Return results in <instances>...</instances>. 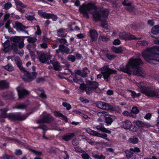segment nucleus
<instances>
[{
  "label": "nucleus",
  "instance_id": "nucleus-1",
  "mask_svg": "<svg viewBox=\"0 0 159 159\" xmlns=\"http://www.w3.org/2000/svg\"><path fill=\"white\" fill-rule=\"evenodd\" d=\"M80 1L76 0L75 2V5L76 7L80 6L79 11L81 14L83 15L84 17L87 19H89V14L90 13L92 14L95 22L100 21L103 23L106 21L108 14L107 10H100L91 12V11L93 10H96L97 9V6L94 3L90 2L87 4L84 3L80 6Z\"/></svg>",
  "mask_w": 159,
  "mask_h": 159
},
{
  "label": "nucleus",
  "instance_id": "nucleus-2",
  "mask_svg": "<svg viewBox=\"0 0 159 159\" xmlns=\"http://www.w3.org/2000/svg\"><path fill=\"white\" fill-rule=\"evenodd\" d=\"M143 63L139 58L130 59L125 68H123L122 70L124 72L129 75L133 74L134 75L144 77L145 73L141 68H138V66L143 65Z\"/></svg>",
  "mask_w": 159,
  "mask_h": 159
},
{
  "label": "nucleus",
  "instance_id": "nucleus-3",
  "mask_svg": "<svg viewBox=\"0 0 159 159\" xmlns=\"http://www.w3.org/2000/svg\"><path fill=\"white\" fill-rule=\"evenodd\" d=\"M142 56L148 62L154 63L155 61H159V47L156 46L147 48L142 52Z\"/></svg>",
  "mask_w": 159,
  "mask_h": 159
},
{
  "label": "nucleus",
  "instance_id": "nucleus-4",
  "mask_svg": "<svg viewBox=\"0 0 159 159\" xmlns=\"http://www.w3.org/2000/svg\"><path fill=\"white\" fill-rule=\"evenodd\" d=\"M143 92L148 97L152 98H159V89H153L147 88L146 90Z\"/></svg>",
  "mask_w": 159,
  "mask_h": 159
},
{
  "label": "nucleus",
  "instance_id": "nucleus-5",
  "mask_svg": "<svg viewBox=\"0 0 159 159\" xmlns=\"http://www.w3.org/2000/svg\"><path fill=\"white\" fill-rule=\"evenodd\" d=\"M28 116L22 115L20 112L11 113L9 116L10 120L13 121H22L25 120L27 117Z\"/></svg>",
  "mask_w": 159,
  "mask_h": 159
},
{
  "label": "nucleus",
  "instance_id": "nucleus-6",
  "mask_svg": "<svg viewBox=\"0 0 159 159\" xmlns=\"http://www.w3.org/2000/svg\"><path fill=\"white\" fill-rule=\"evenodd\" d=\"M24 75L23 79L25 82H30L36 78L37 73L36 72H29L26 70Z\"/></svg>",
  "mask_w": 159,
  "mask_h": 159
},
{
  "label": "nucleus",
  "instance_id": "nucleus-7",
  "mask_svg": "<svg viewBox=\"0 0 159 159\" xmlns=\"http://www.w3.org/2000/svg\"><path fill=\"white\" fill-rule=\"evenodd\" d=\"M100 70L101 71V73L103 75L104 80L108 82V78H109V67L108 65H105L103 67L100 68Z\"/></svg>",
  "mask_w": 159,
  "mask_h": 159
},
{
  "label": "nucleus",
  "instance_id": "nucleus-8",
  "mask_svg": "<svg viewBox=\"0 0 159 159\" xmlns=\"http://www.w3.org/2000/svg\"><path fill=\"white\" fill-rule=\"evenodd\" d=\"M56 51L57 53L58 54L61 52L63 55H67L71 53V52H70V49L63 44H60L59 48L56 50Z\"/></svg>",
  "mask_w": 159,
  "mask_h": 159
},
{
  "label": "nucleus",
  "instance_id": "nucleus-9",
  "mask_svg": "<svg viewBox=\"0 0 159 159\" xmlns=\"http://www.w3.org/2000/svg\"><path fill=\"white\" fill-rule=\"evenodd\" d=\"M86 132L89 134L93 136L99 137L107 139L106 138V137L107 136V135L104 133L101 134L89 128L87 129Z\"/></svg>",
  "mask_w": 159,
  "mask_h": 159
},
{
  "label": "nucleus",
  "instance_id": "nucleus-10",
  "mask_svg": "<svg viewBox=\"0 0 159 159\" xmlns=\"http://www.w3.org/2000/svg\"><path fill=\"white\" fill-rule=\"evenodd\" d=\"M16 6V9L20 13H23L25 11V10L23 8L26 7L27 6L25 5L19 0H14Z\"/></svg>",
  "mask_w": 159,
  "mask_h": 159
},
{
  "label": "nucleus",
  "instance_id": "nucleus-11",
  "mask_svg": "<svg viewBox=\"0 0 159 159\" xmlns=\"http://www.w3.org/2000/svg\"><path fill=\"white\" fill-rule=\"evenodd\" d=\"M54 120L53 117L51 116L49 114L44 116L40 120H38L39 123H50Z\"/></svg>",
  "mask_w": 159,
  "mask_h": 159
},
{
  "label": "nucleus",
  "instance_id": "nucleus-12",
  "mask_svg": "<svg viewBox=\"0 0 159 159\" xmlns=\"http://www.w3.org/2000/svg\"><path fill=\"white\" fill-rule=\"evenodd\" d=\"M119 36L120 39L125 40L140 39V38L137 39L134 35H131L129 33H126L125 32L120 33L119 34Z\"/></svg>",
  "mask_w": 159,
  "mask_h": 159
},
{
  "label": "nucleus",
  "instance_id": "nucleus-13",
  "mask_svg": "<svg viewBox=\"0 0 159 159\" xmlns=\"http://www.w3.org/2000/svg\"><path fill=\"white\" fill-rule=\"evenodd\" d=\"M39 59L41 63H44L50 59V57L47 54L43 52L39 56Z\"/></svg>",
  "mask_w": 159,
  "mask_h": 159
},
{
  "label": "nucleus",
  "instance_id": "nucleus-14",
  "mask_svg": "<svg viewBox=\"0 0 159 159\" xmlns=\"http://www.w3.org/2000/svg\"><path fill=\"white\" fill-rule=\"evenodd\" d=\"M14 94L11 91H6L4 92L2 95V97L5 100H13L14 99Z\"/></svg>",
  "mask_w": 159,
  "mask_h": 159
},
{
  "label": "nucleus",
  "instance_id": "nucleus-15",
  "mask_svg": "<svg viewBox=\"0 0 159 159\" xmlns=\"http://www.w3.org/2000/svg\"><path fill=\"white\" fill-rule=\"evenodd\" d=\"M35 129H42L43 132V136L42 138L43 139L46 140H48L49 139L48 137H47L45 136V134L46 133V131L47 130V126L45 125L44 124L40 125L39 126L35 127L34 128Z\"/></svg>",
  "mask_w": 159,
  "mask_h": 159
},
{
  "label": "nucleus",
  "instance_id": "nucleus-16",
  "mask_svg": "<svg viewBox=\"0 0 159 159\" xmlns=\"http://www.w3.org/2000/svg\"><path fill=\"white\" fill-rule=\"evenodd\" d=\"M74 132L64 134L62 137V139L66 142H68L71 140L75 136Z\"/></svg>",
  "mask_w": 159,
  "mask_h": 159
},
{
  "label": "nucleus",
  "instance_id": "nucleus-17",
  "mask_svg": "<svg viewBox=\"0 0 159 159\" xmlns=\"http://www.w3.org/2000/svg\"><path fill=\"white\" fill-rule=\"evenodd\" d=\"M96 106L98 108L105 110L107 108L109 109V104L105 102L102 101H98L96 102Z\"/></svg>",
  "mask_w": 159,
  "mask_h": 159
},
{
  "label": "nucleus",
  "instance_id": "nucleus-18",
  "mask_svg": "<svg viewBox=\"0 0 159 159\" xmlns=\"http://www.w3.org/2000/svg\"><path fill=\"white\" fill-rule=\"evenodd\" d=\"M17 90L19 98L20 99L23 98L25 96L29 94V92L25 89H17Z\"/></svg>",
  "mask_w": 159,
  "mask_h": 159
},
{
  "label": "nucleus",
  "instance_id": "nucleus-19",
  "mask_svg": "<svg viewBox=\"0 0 159 159\" xmlns=\"http://www.w3.org/2000/svg\"><path fill=\"white\" fill-rule=\"evenodd\" d=\"M8 110V108L6 107L3 109H0V111L1 112L0 116L3 118H8L10 120V117L9 116L11 115V113H7V112Z\"/></svg>",
  "mask_w": 159,
  "mask_h": 159
},
{
  "label": "nucleus",
  "instance_id": "nucleus-20",
  "mask_svg": "<svg viewBox=\"0 0 159 159\" xmlns=\"http://www.w3.org/2000/svg\"><path fill=\"white\" fill-rule=\"evenodd\" d=\"M134 123L139 127L147 128L151 126L149 123H143L140 120H136L134 121Z\"/></svg>",
  "mask_w": 159,
  "mask_h": 159
},
{
  "label": "nucleus",
  "instance_id": "nucleus-21",
  "mask_svg": "<svg viewBox=\"0 0 159 159\" xmlns=\"http://www.w3.org/2000/svg\"><path fill=\"white\" fill-rule=\"evenodd\" d=\"M111 49L113 52L117 54L121 53L126 50V49L125 48L121 47H116L113 46L111 47Z\"/></svg>",
  "mask_w": 159,
  "mask_h": 159
},
{
  "label": "nucleus",
  "instance_id": "nucleus-22",
  "mask_svg": "<svg viewBox=\"0 0 159 159\" xmlns=\"http://www.w3.org/2000/svg\"><path fill=\"white\" fill-rule=\"evenodd\" d=\"M90 37L92 41H94L97 40L98 34L96 30H91L89 31Z\"/></svg>",
  "mask_w": 159,
  "mask_h": 159
},
{
  "label": "nucleus",
  "instance_id": "nucleus-23",
  "mask_svg": "<svg viewBox=\"0 0 159 159\" xmlns=\"http://www.w3.org/2000/svg\"><path fill=\"white\" fill-rule=\"evenodd\" d=\"M85 82L87 85L92 87L93 89H96L99 86L98 83L95 81H91L88 80Z\"/></svg>",
  "mask_w": 159,
  "mask_h": 159
},
{
  "label": "nucleus",
  "instance_id": "nucleus-24",
  "mask_svg": "<svg viewBox=\"0 0 159 159\" xmlns=\"http://www.w3.org/2000/svg\"><path fill=\"white\" fill-rule=\"evenodd\" d=\"M3 51L5 53H8L11 51L10 44V41L7 40L3 43Z\"/></svg>",
  "mask_w": 159,
  "mask_h": 159
},
{
  "label": "nucleus",
  "instance_id": "nucleus-25",
  "mask_svg": "<svg viewBox=\"0 0 159 159\" xmlns=\"http://www.w3.org/2000/svg\"><path fill=\"white\" fill-rule=\"evenodd\" d=\"M35 14L33 12H28L25 15V17L29 21H32L35 19Z\"/></svg>",
  "mask_w": 159,
  "mask_h": 159
},
{
  "label": "nucleus",
  "instance_id": "nucleus-26",
  "mask_svg": "<svg viewBox=\"0 0 159 159\" xmlns=\"http://www.w3.org/2000/svg\"><path fill=\"white\" fill-rule=\"evenodd\" d=\"M16 29L18 31H24V29H27L25 26L22 23L19 21H16L15 23Z\"/></svg>",
  "mask_w": 159,
  "mask_h": 159
},
{
  "label": "nucleus",
  "instance_id": "nucleus-27",
  "mask_svg": "<svg viewBox=\"0 0 159 159\" xmlns=\"http://www.w3.org/2000/svg\"><path fill=\"white\" fill-rule=\"evenodd\" d=\"M121 125L123 127L126 129H129L132 125L131 122L128 120H126L123 122Z\"/></svg>",
  "mask_w": 159,
  "mask_h": 159
},
{
  "label": "nucleus",
  "instance_id": "nucleus-28",
  "mask_svg": "<svg viewBox=\"0 0 159 159\" xmlns=\"http://www.w3.org/2000/svg\"><path fill=\"white\" fill-rule=\"evenodd\" d=\"M96 128L99 131H101L102 132L109 133V130L105 128L103 124L101 123L99 125L96 126Z\"/></svg>",
  "mask_w": 159,
  "mask_h": 159
},
{
  "label": "nucleus",
  "instance_id": "nucleus-29",
  "mask_svg": "<svg viewBox=\"0 0 159 159\" xmlns=\"http://www.w3.org/2000/svg\"><path fill=\"white\" fill-rule=\"evenodd\" d=\"M38 14L42 17L46 19H50L51 13H48L46 12H43L41 10L38 11Z\"/></svg>",
  "mask_w": 159,
  "mask_h": 159
},
{
  "label": "nucleus",
  "instance_id": "nucleus-30",
  "mask_svg": "<svg viewBox=\"0 0 159 159\" xmlns=\"http://www.w3.org/2000/svg\"><path fill=\"white\" fill-rule=\"evenodd\" d=\"M138 87L141 90L142 92L144 93V91L146 90V83L143 82H141L139 83H136Z\"/></svg>",
  "mask_w": 159,
  "mask_h": 159
},
{
  "label": "nucleus",
  "instance_id": "nucleus-31",
  "mask_svg": "<svg viewBox=\"0 0 159 159\" xmlns=\"http://www.w3.org/2000/svg\"><path fill=\"white\" fill-rule=\"evenodd\" d=\"M15 61L16 64L20 70L23 72H26L25 69L22 66V62L21 60L19 59L15 60Z\"/></svg>",
  "mask_w": 159,
  "mask_h": 159
},
{
  "label": "nucleus",
  "instance_id": "nucleus-32",
  "mask_svg": "<svg viewBox=\"0 0 159 159\" xmlns=\"http://www.w3.org/2000/svg\"><path fill=\"white\" fill-rule=\"evenodd\" d=\"M50 62L53 65L54 69L56 71L60 70V64L58 61H57L54 62L52 60H50Z\"/></svg>",
  "mask_w": 159,
  "mask_h": 159
},
{
  "label": "nucleus",
  "instance_id": "nucleus-33",
  "mask_svg": "<svg viewBox=\"0 0 159 159\" xmlns=\"http://www.w3.org/2000/svg\"><path fill=\"white\" fill-rule=\"evenodd\" d=\"M125 153L126 156L128 159H135L136 157L135 155L130 151H126Z\"/></svg>",
  "mask_w": 159,
  "mask_h": 159
},
{
  "label": "nucleus",
  "instance_id": "nucleus-34",
  "mask_svg": "<svg viewBox=\"0 0 159 159\" xmlns=\"http://www.w3.org/2000/svg\"><path fill=\"white\" fill-rule=\"evenodd\" d=\"M9 87V84L5 80L0 81V89H7Z\"/></svg>",
  "mask_w": 159,
  "mask_h": 159
},
{
  "label": "nucleus",
  "instance_id": "nucleus-35",
  "mask_svg": "<svg viewBox=\"0 0 159 159\" xmlns=\"http://www.w3.org/2000/svg\"><path fill=\"white\" fill-rule=\"evenodd\" d=\"M86 70H89V69L87 67H84L83 68L82 70H81V76L82 77L85 78L88 76V73Z\"/></svg>",
  "mask_w": 159,
  "mask_h": 159
},
{
  "label": "nucleus",
  "instance_id": "nucleus-36",
  "mask_svg": "<svg viewBox=\"0 0 159 159\" xmlns=\"http://www.w3.org/2000/svg\"><path fill=\"white\" fill-rule=\"evenodd\" d=\"M128 141L129 142L132 143L134 144H137L139 142L138 139L137 138L135 137H133L132 138H130L129 139Z\"/></svg>",
  "mask_w": 159,
  "mask_h": 159
},
{
  "label": "nucleus",
  "instance_id": "nucleus-37",
  "mask_svg": "<svg viewBox=\"0 0 159 159\" xmlns=\"http://www.w3.org/2000/svg\"><path fill=\"white\" fill-rule=\"evenodd\" d=\"M148 44V42L146 40L139 41L137 43V45L144 46H147Z\"/></svg>",
  "mask_w": 159,
  "mask_h": 159
},
{
  "label": "nucleus",
  "instance_id": "nucleus-38",
  "mask_svg": "<svg viewBox=\"0 0 159 159\" xmlns=\"http://www.w3.org/2000/svg\"><path fill=\"white\" fill-rule=\"evenodd\" d=\"M92 157L95 159H105V157L102 154L99 155L98 154L93 153L92 154Z\"/></svg>",
  "mask_w": 159,
  "mask_h": 159
},
{
  "label": "nucleus",
  "instance_id": "nucleus-39",
  "mask_svg": "<svg viewBox=\"0 0 159 159\" xmlns=\"http://www.w3.org/2000/svg\"><path fill=\"white\" fill-rule=\"evenodd\" d=\"M20 37L16 36L11 37L10 40L13 42L16 43H18L20 41Z\"/></svg>",
  "mask_w": 159,
  "mask_h": 159
},
{
  "label": "nucleus",
  "instance_id": "nucleus-40",
  "mask_svg": "<svg viewBox=\"0 0 159 159\" xmlns=\"http://www.w3.org/2000/svg\"><path fill=\"white\" fill-rule=\"evenodd\" d=\"M152 32L154 34H156L159 33V26L156 25L152 29Z\"/></svg>",
  "mask_w": 159,
  "mask_h": 159
},
{
  "label": "nucleus",
  "instance_id": "nucleus-41",
  "mask_svg": "<svg viewBox=\"0 0 159 159\" xmlns=\"http://www.w3.org/2000/svg\"><path fill=\"white\" fill-rule=\"evenodd\" d=\"M10 48L11 50H13L14 52H17L18 46L16 43H13L11 45L10 44Z\"/></svg>",
  "mask_w": 159,
  "mask_h": 159
},
{
  "label": "nucleus",
  "instance_id": "nucleus-42",
  "mask_svg": "<svg viewBox=\"0 0 159 159\" xmlns=\"http://www.w3.org/2000/svg\"><path fill=\"white\" fill-rule=\"evenodd\" d=\"M28 149L30 151L33 152L37 156H41L42 155V152H41L37 151L31 148H29Z\"/></svg>",
  "mask_w": 159,
  "mask_h": 159
},
{
  "label": "nucleus",
  "instance_id": "nucleus-43",
  "mask_svg": "<svg viewBox=\"0 0 159 159\" xmlns=\"http://www.w3.org/2000/svg\"><path fill=\"white\" fill-rule=\"evenodd\" d=\"M4 68L9 71H12L13 70V68L11 64H8L4 67Z\"/></svg>",
  "mask_w": 159,
  "mask_h": 159
},
{
  "label": "nucleus",
  "instance_id": "nucleus-44",
  "mask_svg": "<svg viewBox=\"0 0 159 159\" xmlns=\"http://www.w3.org/2000/svg\"><path fill=\"white\" fill-rule=\"evenodd\" d=\"M57 39V40L59 41L60 43L63 44H62L64 45V44H66L67 46H68L69 45V44H66V43H67V42L66 40L65 39L58 38Z\"/></svg>",
  "mask_w": 159,
  "mask_h": 159
},
{
  "label": "nucleus",
  "instance_id": "nucleus-45",
  "mask_svg": "<svg viewBox=\"0 0 159 159\" xmlns=\"http://www.w3.org/2000/svg\"><path fill=\"white\" fill-rule=\"evenodd\" d=\"M82 153L81 156L83 159H92L90 158V156L85 151Z\"/></svg>",
  "mask_w": 159,
  "mask_h": 159
},
{
  "label": "nucleus",
  "instance_id": "nucleus-46",
  "mask_svg": "<svg viewBox=\"0 0 159 159\" xmlns=\"http://www.w3.org/2000/svg\"><path fill=\"white\" fill-rule=\"evenodd\" d=\"M28 42L30 43H34L36 42L37 41V39L35 37H29V38L27 39Z\"/></svg>",
  "mask_w": 159,
  "mask_h": 159
},
{
  "label": "nucleus",
  "instance_id": "nucleus-47",
  "mask_svg": "<svg viewBox=\"0 0 159 159\" xmlns=\"http://www.w3.org/2000/svg\"><path fill=\"white\" fill-rule=\"evenodd\" d=\"M94 90L92 87L90 86H87V88L86 89L85 91L87 94L89 95L91 93H92L93 90Z\"/></svg>",
  "mask_w": 159,
  "mask_h": 159
},
{
  "label": "nucleus",
  "instance_id": "nucleus-48",
  "mask_svg": "<svg viewBox=\"0 0 159 159\" xmlns=\"http://www.w3.org/2000/svg\"><path fill=\"white\" fill-rule=\"evenodd\" d=\"M79 88L81 90L85 91L87 88V86L84 83V82L83 81V83L80 84Z\"/></svg>",
  "mask_w": 159,
  "mask_h": 159
},
{
  "label": "nucleus",
  "instance_id": "nucleus-49",
  "mask_svg": "<svg viewBox=\"0 0 159 159\" xmlns=\"http://www.w3.org/2000/svg\"><path fill=\"white\" fill-rule=\"evenodd\" d=\"M27 107V105L26 104H20L16 105V108L18 109H24Z\"/></svg>",
  "mask_w": 159,
  "mask_h": 159
},
{
  "label": "nucleus",
  "instance_id": "nucleus-50",
  "mask_svg": "<svg viewBox=\"0 0 159 159\" xmlns=\"http://www.w3.org/2000/svg\"><path fill=\"white\" fill-rule=\"evenodd\" d=\"M67 59L69 61H70L72 62H74L75 60V57L73 55H70L67 57Z\"/></svg>",
  "mask_w": 159,
  "mask_h": 159
},
{
  "label": "nucleus",
  "instance_id": "nucleus-51",
  "mask_svg": "<svg viewBox=\"0 0 159 159\" xmlns=\"http://www.w3.org/2000/svg\"><path fill=\"white\" fill-rule=\"evenodd\" d=\"M62 105L64 107H66L67 110H70L71 108V107L70 105L66 102H63Z\"/></svg>",
  "mask_w": 159,
  "mask_h": 159
},
{
  "label": "nucleus",
  "instance_id": "nucleus-52",
  "mask_svg": "<svg viewBox=\"0 0 159 159\" xmlns=\"http://www.w3.org/2000/svg\"><path fill=\"white\" fill-rule=\"evenodd\" d=\"M12 5L11 3L9 2L6 3L4 6V8L6 10H8L12 7Z\"/></svg>",
  "mask_w": 159,
  "mask_h": 159
},
{
  "label": "nucleus",
  "instance_id": "nucleus-53",
  "mask_svg": "<svg viewBox=\"0 0 159 159\" xmlns=\"http://www.w3.org/2000/svg\"><path fill=\"white\" fill-rule=\"evenodd\" d=\"M58 18V17L56 15L53 13L50 14V19H52L53 21H56L57 19Z\"/></svg>",
  "mask_w": 159,
  "mask_h": 159
},
{
  "label": "nucleus",
  "instance_id": "nucleus-54",
  "mask_svg": "<svg viewBox=\"0 0 159 159\" xmlns=\"http://www.w3.org/2000/svg\"><path fill=\"white\" fill-rule=\"evenodd\" d=\"M5 139H6L7 140H11L13 141L14 142H19L20 141L16 139L12 138L9 137H5Z\"/></svg>",
  "mask_w": 159,
  "mask_h": 159
},
{
  "label": "nucleus",
  "instance_id": "nucleus-55",
  "mask_svg": "<svg viewBox=\"0 0 159 159\" xmlns=\"http://www.w3.org/2000/svg\"><path fill=\"white\" fill-rule=\"evenodd\" d=\"M42 42L43 43H49V39L45 35L43 36Z\"/></svg>",
  "mask_w": 159,
  "mask_h": 159
},
{
  "label": "nucleus",
  "instance_id": "nucleus-56",
  "mask_svg": "<svg viewBox=\"0 0 159 159\" xmlns=\"http://www.w3.org/2000/svg\"><path fill=\"white\" fill-rule=\"evenodd\" d=\"M54 115L56 117H61L62 116H63V114L57 111H55L54 112Z\"/></svg>",
  "mask_w": 159,
  "mask_h": 159
},
{
  "label": "nucleus",
  "instance_id": "nucleus-57",
  "mask_svg": "<svg viewBox=\"0 0 159 159\" xmlns=\"http://www.w3.org/2000/svg\"><path fill=\"white\" fill-rule=\"evenodd\" d=\"M36 28L37 30L35 33V34L38 35H41V34L42 32L40 29V26L39 25H37L36 26Z\"/></svg>",
  "mask_w": 159,
  "mask_h": 159
},
{
  "label": "nucleus",
  "instance_id": "nucleus-58",
  "mask_svg": "<svg viewBox=\"0 0 159 159\" xmlns=\"http://www.w3.org/2000/svg\"><path fill=\"white\" fill-rule=\"evenodd\" d=\"M48 43H47L43 42L42 43L40 44V47L44 49H46L48 47Z\"/></svg>",
  "mask_w": 159,
  "mask_h": 159
},
{
  "label": "nucleus",
  "instance_id": "nucleus-59",
  "mask_svg": "<svg viewBox=\"0 0 159 159\" xmlns=\"http://www.w3.org/2000/svg\"><path fill=\"white\" fill-rule=\"evenodd\" d=\"M108 113L106 112V113L105 114V115L108 116L107 117H105L106 118L105 119V122L109 125V116L108 115Z\"/></svg>",
  "mask_w": 159,
  "mask_h": 159
},
{
  "label": "nucleus",
  "instance_id": "nucleus-60",
  "mask_svg": "<svg viewBox=\"0 0 159 159\" xmlns=\"http://www.w3.org/2000/svg\"><path fill=\"white\" fill-rule=\"evenodd\" d=\"M41 93L40 94V97L42 98H47V95L45 93V92L43 89L41 91Z\"/></svg>",
  "mask_w": 159,
  "mask_h": 159
},
{
  "label": "nucleus",
  "instance_id": "nucleus-61",
  "mask_svg": "<svg viewBox=\"0 0 159 159\" xmlns=\"http://www.w3.org/2000/svg\"><path fill=\"white\" fill-rule=\"evenodd\" d=\"M75 150L76 152L79 153H83L85 152V151L84 150H82L81 148H78L76 147L75 148Z\"/></svg>",
  "mask_w": 159,
  "mask_h": 159
},
{
  "label": "nucleus",
  "instance_id": "nucleus-62",
  "mask_svg": "<svg viewBox=\"0 0 159 159\" xmlns=\"http://www.w3.org/2000/svg\"><path fill=\"white\" fill-rule=\"evenodd\" d=\"M131 111L134 114H136L139 112V110L136 107H133Z\"/></svg>",
  "mask_w": 159,
  "mask_h": 159
},
{
  "label": "nucleus",
  "instance_id": "nucleus-63",
  "mask_svg": "<svg viewBox=\"0 0 159 159\" xmlns=\"http://www.w3.org/2000/svg\"><path fill=\"white\" fill-rule=\"evenodd\" d=\"M15 153L16 155L20 156L22 154V152L20 149H16L15 150Z\"/></svg>",
  "mask_w": 159,
  "mask_h": 159
},
{
  "label": "nucleus",
  "instance_id": "nucleus-64",
  "mask_svg": "<svg viewBox=\"0 0 159 159\" xmlns=\"http://www.w3.org/2000/svg\"><path fill=\"white\" fill-rule=\"evenodd\" d=\"M121 42L118 39H115L113 42V44L115 45H118L120 44Z\"/></svg>",
  "mask_w": 159,
  "mask_h": 159
}]
</instances>
